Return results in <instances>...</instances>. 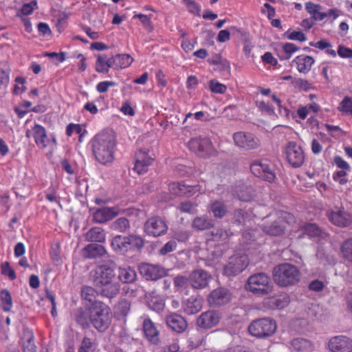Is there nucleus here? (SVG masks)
<instances>
[{
  "label": "nucleus",
  "mask_w": 352,
  "mask_h": 352,
  "mask_svg": "<svg viewBox=\"0 0 352 352\" xmlns=\"http://www.w3.org/2000/svg\"><path fill=\"white\" fill-rule=\"evenodd\" d=\"M153 158L150 157L145 151H139L136 154L134 169L142 174L147 171L148 167L152 164Z\"/></svg>",
  "instance_id": "5701e85b"
},
{
  "label": "nucleus",
  "mask_w": 352,
  "mask_h": 352,
  "mask_svg": "<svg viewBox=\"0 0 352 352\" xmlns=\"http://www.w3.org/2000/svg\"><path fill=\"white\" fill-rule=\"evenodd\" d=\"M236 192L238 199L242 201H250L254 196L252 188L249 186H242L239 190H237Z\"/></svg>",
  "instance_id": "ea45409f"
},
{
  "label": "nucleus",
  "mask_w": 352,
  "mask_h": 352,
  "mask_svg": "<svg viewBox=\"0 0 352 352\" xmlns=\"http://www.w3.org/2000/svg\"><path fill=\"white\" fill-rule=\"evenodd\" d=\"M120 214V209L117 207H105L97 210L93 213V219L96 223H103Z\"/></svg>",
  "instance_id": "6ab92c4d"
},
{
  "label": "nucleus",
  "mask_w": 352,
  "mask_h": 352,
  "mask_svg": "<svg viewBox=\"0 0 352 352\" xmlns=\"http://www.w3.org/2000/svg\"><path fill=\"white\" fill-rule=\"evenodd\" d=\"M201 302L194 296H190L183 302L184 311L188 315L195 314L201 309Z\"/></svg>",
  "instance_id": "c85d7f7f"
},
{
  "label": "nucleus",
  "mask_w": 352,
  "mask_h": 352,
  "mask_svg": "<svg viewBox=\"0 0 352 352\" xmlns=\"http://www.w3.org/2000/svg\"><path fill=\"white\" fill-rule=\"evenodd\" d=\"M142 328L147 340L153 344H157L159 340V331L153 322L149 318H145L142 323Z\"/></svg>",
  "instance_id": "a878e982"
},
{
  "label": "nucleus",
  "mask_w": 352,
  "mask_h": 352,
  "mask_svg": "<svg viewBox=\"0 0 352 352\" xmlns=\"http://www.w3.org/2000/svg\"><path fill=\"white\" fill-rule=\"evenodd\" d=\"M209 87L210 91L215 94H224L227 89L225 85L220 83L216 80H210Z\"/></svg>",
  "instance_id": "864d4df0"
},
{
  "label": "nucleus",
  "mask_w": 352,
  "mask_h": 352,
  "mask_svg": "<svg viewBox=\"0 0 352 352\" xmlns=\"http://www.w3.org/2000/svg\"><path fill=\"white\" fill-rule=\"evenodd\" d=\"M2 302V309L5 311H9L12 307V300L10 292L8 290H3L0 294Z\"/></svg>",
  "instance_id": "de8ad7c7"
},
{
  "label": "nucleus",
  "mask_w": 352,
  "mask_h": 352,
  "mask_svg": "<svg viewBox=\"0 0 352 352\" xmlns=\"http://www.w3.org/2000/svg\"><path fill=\"white\" fill-rule=\"evenodd\" d=\"M287 162L294 168L301 166L305 161V154L300 146L294 142H289L285 148Z\"/></svg>",
  "instance_id": "6e6552de"
},
{
  "label": "nucleus",
  "mask_w": 352,
  "mask_h": 352,
  "mask_svg": "<svg viewBox=\"0 0 352 352\" xmlns=\"http://www.w3.org/2000/svg\"><path fill=\"white\" fill-rule=\"evenodd\" d=\"M278 219L271 223H266L263 225V230L267 234L278 236L282 234L285 230V223L293 219V217L286 212H282Z\"/></svg>",
  "instance_id": "9d476101"
},
{
  "label": "nucleus",
  "mask_w": 352,
  "mask_h": 352,
  "mask_svg": "<svg viewBox=\"0 0 352 352\" xmlns=\"http://www.w3.org/2000/svg\"><path fill=\"white\" fill-rule=\"evenodd\" d=\"M320 232V230L315 224L309 223L305 226V233L309 237L318 236Z\"/></svg>",
  "instance_id": "4d7b16f0"
},
{
  "label": "nucleus",
  "mask_w": 352,
  "mask_h": 352,
  "mask_svg": "<svg viewBox=\"0 0 352 352\" xmlns=\"http://www.w3.org/2000/svg\"><path fill=\"white\" fill-rule=\"evenodd\" d=\"M131 309V303L127 300H122L118 305V310L122 316H126Z\"/></svg>",
  "instance_id": "338daca9"
},
{
  "label": "nucleus",
  "mask_w": 352,
  "mask_h": 352,
  "mask_svg": "<svg viewBox=\"0 0 352 352\" xmlns=\"http://www.w3.org/2000/svg\"><path fill=\"white\" fill-rule=\"evenodd\" d=\"M246 289L256 295H267L273 290V283L265 273L260 272L250 276L246 284Z\"/></svg>",
  "instance_id": "39448f33"
},
{
  "label": "nucleus",
  "mask_w": 352,
  "mask_h": 352,
  "mask_svg": "<svg viewBox=\"0 0 352 352\" xmlns=\"http://www.w3.org/2000/svg\"><path fill=\"white\" fill-rule=\"evenodd\" d=\"M116 85V83L113 81H102L100 82L96 85V90L99 93H105L108 91V89L111 87H114Z\"/></svg>",
  "instance_id": "052dcab7"
},
{
  "label": "nucleus",
  "mask_w": 352,
  "mask_h": 352,
  "mask_svg": "<svg viewBox=\"0 0 352 352\" xmlns=\"http://www.w3.org/2000/svg\"><path fill=\"white\" fill-rule=\"evenodd\" d=\"M167 325L177 333L184 332L187 328L186 320L180 315L172 314L166 318Z\"/></svg>",
  "instance_id": "b1692460"
},
{
  "label": "nucleus",
  "mask_w": 352,
  "mask_h": 352,
  "mask_svg": "<svg viewBox=\"0 0 352 352\" xmlns=\"http://www.w3.org/2000/svg\"><path fill=\"white\" fill-rule=\"evenodd\" d=\"M173 239L178 241H186L189 237L188 232L182 230H176L173 232Z\"/></svg>",
  "instance_id": "69168bd1"
},
{
  "label": "nucleus",
  "mask_w": 352,
  "mask_h": 352,
  "mask_svg": "<svg viewBox=\"0 0 352 352\" xmlns=\"http://www.w3.org/2000/svg\"><path fill=\"white\" fill-rule=\"evenodd\" d=\"M273 276L275 283L281 287L297 283L300 278L298 269L289 263H283L274 268Z\"/></svg>",
  "instance_id": "7ed1b4c3"
},
{
  "label": "nucleus",
  "mask_w": 352,
  "mask_h": 352,
  "mask_svg": "<svg viewBox=\"0 0 352 352\" xmlns=\"http://www.w3.org/2000/svg\"><path fill=\"white\" fill-rule=\"evenodd\" d=\"M105 248L97 243H91L85 246L82 250V255L85 258L91 259L104 255Z\"/></svg>",
  "instance_id": "bb28decb"
},
{
  "label": "nucleus",
  "mask_w": 352,
  "mask_h": 352,
  "mask_svg": "<svg viewBox=\"0 0 352 352\" xmlns=\"http://www.w3.org/2000/svg\"><path fill=\"white\" fill-rule=\"evenodd\" d=\"M233 140L237 146L245 150L255 149L260 145L259 140L250 133L242 131L234 133Z\"/></svg>",
  "instance_id": "f8f14e48"
},
{
  "label": "nucleus",
  "mask_w": 352,
  "mask_h": 352,
  "mask_svg": "<svg viewBox=\"0 0 352 352\" xmlns=\"http://www.w3.org/2000/svg\"><path fill=\"white\" fill-rule=\"evenodd\" d=\"M168 226L164 221L158 217L148 219L144 224V230L149 236L157 237L166 233Z\"/></svg>",
  "instance_id": "ddd939ff"
},
{
  "label": "nucleus",
  "mask_w": 352,
  "mask_h": 352,
  "mask_svg": "<svg viewBox=\"0 0 352 352\" xmlns=\"http://www.w3.org/2000/svg\"><path fill=\"white\" fill-rule=\"evenodd\" d=\"M256 106L260 111L268 115H272L274 113V108L268 102L264 100H257Z\"/></svg>",
  "instance_id": "13d9d810"
},
{
  "label": "nucleus",
  "mask_w": 352,
  "mask_h": 352,
  "mask_svg": "<svg viewBox=\"0 0 352 352\" xmlns=\"http://www.w3.org/2000/svg\"><path fill=\"white\" fill-rule=\"evenodd\" d=\"M213 226V221L205 216L197 217L192 223V227L197 230H204Z\"/></svg>",
  "instance_id": "f704fd0d"
},
{
  "label": "nucleus",
  "mask_w": 352,
  "mask_h": 352,
  "mask_svg": "<svg viewBox=\"0 0 352 352\" xmlns=\"http://www.w3.org/2000/svg\"><path fill=\"white\" fill-rule=\"evenodd\" d=\"M170 192L175 195H192L201 191L199 186H190L181 183H172L169 186Z\"/></svg>",
  "instance_id": "412c9836"
},
{
  "label": "nucleus",
  "mask_w": 352,
  "mask_h": 352,
  "mask_svg": "<svg viewBox=\"0 0 352 352\" xmlns=\"http://www.w3.org/2000/svg\"><path fill=\"white\" fill-rule=\"evenodd\" d=\"M329 219L335 225L341 227L347 226L350 221V215L343 210L336 209L328 213Z\"/></svg>",
  "instance_id": "393cba45"
},
{
  "label": "nucleus",
  "mask_w": 352,
  "mask_h": 352,
  "mask_svg": "<svg viewBox=\"0 0 352 352\" xmlns=\"http://www.w3.org/2000/svg\"><path fill=\"white\" fill-rule=\"evenodd\" d=\"M223 352H252L249 347L244 345H232Z\"/></svg>",
  "instance_id": "774afa93"
},
{
  "label": "nucleus",
  "mask_w": 352,
  "mask_h": 352,
  "mask_svg": "<svg viewBox=\"0 0 352 352\" xmlns=\"http://www.w3.org/2000/svg\"><path fill=\"white\" fill-rule=\"evenodd\" d=\"M111 67H114L112 57L109 58L105 54L98 56L96 65V69L98 72L107 73Z\"/></svg>",
  "instance_id": "7c9ffc66"
},
{
  "label": "nucleus",
  "mask_w": 352,
  "mask_h": 352,
  "mask_svg": "<svg viewBox=\"0 0 352 352\" xmlns=\"http://www.w3.org/2000/svg\"><path fill=\"white\" fill-rule=\"evenodd\" d=\"M10 69L4 63H0V89L6 87L10 81Z\"/></svg>",
  "instance_id": "79ce46f5"
},
{
  "label": "nucleus",
  "mask_w": 352,
  "mask_h": 352,
  "mask_svg": "<svg viewBox=\"0 0 352 352\" xmlns=\"http://www.w3.org/2000/svg\"><path fill=\"white\" fill-rule=\"evenodd\" d=\"M177 248V243L175 241L167 242L160 250L162 255H166L169 252L174 251Z\"/></svg>",
  "instance_id": "e2e57ef3"
},
{
  "label": "nucleus",
  "mask_w": 352,
  "mask_h": 352,
  "mask_svg": "<svg viewBox=\"0 0 352 352\" xmlns=\"http://www.w3.org/2000/svg\"><path fill=\"white\" fill-rule=\"evenodd\" d=\"M277 326L276 322L269 318L254 320L248 327L250 333L256 338H267L272 336Z\"/></svg>",
  "instance_id": "423d86ee"
},
{
  "label": "nucleus",
  "mask_w": 352,
  "mask_h": 352,
  "mask_svg": "<svg viewBox=\"0 0 352 352\" xmlns=\"http://www.w3.org/2000/svg\"><path fill=\"white\" fill-rule=\"evenodd\" d=\"M231 294L226 288H217L213 290L208 297V302L210 306L219 307L230 302Z\"/></svg>",
  "instance_id": "dca6fc26"
},
{
  "label": "nucleus",
  "mask_w": 352,
  "mask_h": 352,
  "mask_svg": "<svg viewBox=\"0 0 352 352\" xmlns=\"http://www.w3.org/2000/svg\"><path fill=\"white\" fill-rule=\"evenodd\" d=\"M210 210L214 216L217 218L223 217L228 212L226 206L223 201H214L210 205Z\"/></svg>",
  "instance_id": "4c0bfd02"
},
{
  "label": "nucleus",
  "mask_w": 352,
  "mask_h": 352,
  "mask_svg": "<svg viewBox=\"0 0 352 352\" xmlns=\"http://www.w3.org/2000/svg\"><path fill=\"white\" fill-rule=\"evenodd\" d=\"M147 302L150 309L157 312L163 310L164 307V300L158 296L151 295Z\"/></svg>",
  "instance_id": "a19ab883"
},
{
  "label": "nucleus",
  "mask_w": 352,
  "mask_h": 352,
  "mask_svg": "<svg viewBox=\"0 0 352 352\" xmlns=\"http://www.w3.org/2000/svg\"><path fill=\"white\" fill-rule=\"evenodd\" d=\"M139 270L146 280H155L166 275V270L159 265L142 263L139 267Z\"/></svg>",
  "instance_id": "4468645a"
},
{
  "label": "nucleus",
  "mask_w": 352,
  "mask_h": 352,
  "mask_svg": "<svg viewBox=\"0 0 352 352\" xmlns=\"http://www.w3.org/2000/svg\"><path fill=\"white\" fill-rule=\"evenodd\" d=\"M26 136L28 138L32 136L38 146L45 148L47 145L48 139L47 138L46 131L41 125L36 124L32 130L27 131Z\"/></svg>",
  "instance_id": "aec40b11"
},
{
  "label": "nucleus",
  "mask_w": 352,
  "mask_h": 352,
  "mask_svg": "<svg viewBox=\"0 0 352 352\" xmlns=\"http://www.w3.org/2000/svg\"><path fill=\"white\" fill-rule=\"evenodd\" d=\"M326 347L330 352H352V339L343 335L333 336Z\"/></svg>",
  "instance_id": "1a4fd4ad"
},
{
  "label": "nucleus",
  "mask_w": 352,
  "mask_h": 352,
  "mask_svg": "<svg viewBox=\"0 0 352 352\" xmlns=\"http://www.w3.org/2000/svg\"><path fill=\"white\" fill-rule=\"evenodd\" d=\"M179 344L177 339H168L161 349V352H178Z\"/></svg>",
  "instance_id": "49530a36"
},
{
  "label": "nucleus",
  "mask_w": 352,
  "mask_h": 352,
  "mask_svg": "<svg viewBox=\"0 0 352 352\" xmlns=\"http://www.w3.org/2000/svg\"><path fill=\"white\" fill-rule=\"evenodd\" d=\"M1 272L3 275L8 276L11 280L16 278L14 271L12 269L8 262H5L1 265Z\"/></svg>",
  "instance_id": "680f3d73"
},
{
  "label": "nucleus",
  "mask_w": 352,
  "mask_h": 352,
  "mask_svg": "<svg viewBox=\"0 0 352 352\" xmlns=\"http://www.w3.org/2000/svg\"><path fill=\"white\" fill-rule=\"evenodd\" d=\"M221 319L219 313L215 311H207L202 313L197 319V324L203 329H210L217 326Z\"/></svg>",
  "instance_id": "a211bd4d"
},
{
  "label": "nucleus",
  "mask_w": 352,
  "mask_h": 352,
  "mask_svg": "<svg viewBox=\"0 0 352 352\" xmlns=\"http://www.w3.org/2000/svg\"><path fill=\"white\" fill-rule=\"evenodd\" d=\"M112 62L113 63L114 68L122 69L129 66L133 62V58L129 54H118L112 56Z\"/></svg>",
  "instance_id": "e433bc0d"
},
{
  "label": "nucleus",
  "mask_w": 352,
  "mask_h": 352,
  "mask_svg": "<svg viewBox=\"0 0 352 352\" xmlns=\"http://www.w3.org/2000/svg\"><path fill=\"white\" fill-rule=\"evenodd\" d=\"M289 297L287 295L272 297L269 299V303L272 309H283L289 304Z\"/></svg>",
  "instance_id": "58836bf2"
},
{
  "label": "nucleus",
  "mask_w": 352,
  "mask_h": 352,
  "mask_svg": "<svg viewBox=\"0 0 352 352\" xmlns=\"http://www.w3.org/2000/svg\"><path fill=\"white\" fill-rule=\"evenodd\" d=\"M188 146L191 151L203 157L208 155L212 151L211 142L206 138H192L189 141Z\"/></svg>",
  "instance_id": "2eb2a0df"
},
{
  "label": "nucleus",
  "mask_w": 352,
  "mask_h": 352,
  "mask_svg": "<svg viewBox=\"0 0 352 352\" xmlns=\"http://www.w3.org/2000/svg\"><path fill=\"white\" fill-rule=\"evenodd\" d=\"M300 47L296 46L295 44L292 43H286L283 45V50L284 54L282 56V59L288 60L292 56L298 52Z\"/></svg>",
  "instance_id": "09e8293b"
},
{
  "label": "nucleus",
  "mask_w": 352,
  "mask_h": 352,
  "mask_svg": "<svg viewBox=\"0 0 352 352\" xmlns=\"http://www.w3.org/2000/svg\"><path fill=\"white\" fill-rule=\"evenodd\" d=\"M137 274L131 267H120L118 269V278L124 283H132L135 280Z\"/></svg>",
  "instance_id": "c756f323"
},
{
  "label": "nucleus",
  "mask_w": 352,
  "mask_h": 352,
  "mask_svg": "<svg viewBox=\"0 0 352 352\" xmlns=\"http://www.w3.org/2000/svg\"><path fill=\"white\" fill-rule=\"evenodd\" d=\"M341 253L344 259L352 263V239H349L342 243Z\"/></svg>",
  "instance_id": "37998d69"
},
{
  "label": "nucleus",
  "mask_w": 352,
  "mask_h": 352,
  "mask_svg": "<svg viewBox=\"0 0 352 352\" xmlns=\"http://www.w3.org/2000/svg\"><path fill=\"white\" fill-rule=\"evenodd\" d=\"M305 9L315 21H322L325 19L324 12H321V6L312 2L305 3Z\"/></svg>",
  "instance_id": "c9c22d12"
},
{
  "label": "nucleus",
  "mask_w": 352,
  "mask_h": 352,
  "mask_svg": "<svg viewBox=\"0 0 352 352\" xmlns=\"http://www.w3.org/2000/svg\"><path fill=\"white\" fill-rule=\"evenodd\" d=\"M128 239L130 249L131 248H136L140 249L142 248L144 245V240L139 236L130 235L128 236Z\"/></svg>",
  "instance_id": "6e6d98bb"
},
{
  "label": "nucleus",
  "mask_w": 352,
  "mask_h": 352,
  "mask_svg": "<svg viewBox=\"0 0 352 352\" xmlns=\"http://www.w3.org/2000/svg\"><path fill=\"white\" fill-rule=\"evenodd\" d=\"M91 145L93 154L99 163L108 165L113 162L116 138L112 131H103L96 135Z\"/></svg>",
  "instance_id": "f03ea898"
},
{
  "label": "nucleus",
  "mask_w": 352,
  "mask_h": 352,
  "mask_svg": "<svg viewBox=\"0 0 352 352\" xmlns=\"http://www.w3.org/2000/svg\"><path fill=\"white\" fill-rule=\"evenodd\" d=\"M315 60L312 56L301 54L296 56L292 63L296 65L297 70L302 74H307L311 69Z\"/></svg>",
  "instance_id": "4be33fe9"
},
{
  "label": "nucleus",
  "mask_w": 352,
  "mask_h": 352,
  "mask_svg": "<svg viewBox=\"0 0 352 352\" xmlns=\"http://www.w3.org/2000/svg\"><path fill=\"white\" fill-rule=\"evenodd\" d=\"M85 239L88 241L102 243L105 241V233L102 228L95 227L85 234Z\"/></svg>",
  "instance_id": "72a5a7b5"
},
{
  "label": "nucleus",
  "mask_w": 352,
  "mask_h": 352,
  "mask_svg": "<svg viewBox=\"0 0 352 352\" xmlns=\"http://www.w3.org/2000/svg\"><path fill=\"white\" fill-rule=\"evenodd\" d=\"M338 110L344 114L352 117V98L346 96L340 103Z\"/></svg>",
  "instance_id": "c03bdc74"
},
{
  "label": "nucleus",
  "mask_w": 352,
  "mask_h": 352,
  "mask_svg": "<svg viewBox=\"0 0 352 352\" xmlns=\"http://www.w3.org/2000/svg\"><path fill=\"white\" fill-rule=\"evenodd\" d=\"M89 319L96 329L104 331L111 323L109 307L100 301L94 302L89 308Z\"/></svg>",
  "instance_id": "20e7f679"
},
{
  "label": "nucleus",
  "mask_w": 352,
  "mask_h": 352,
  "mask_svg": "<svg viewBox=\"0 0 352 352\" xmlns=\"http://www.w3.org/2000/svg\"><path fill=\"white\" fill-rule=\"evenodd\" d=\"M98 293L96 287L90 286H84L82 288L81 296L82 298L89 302H93L96 297V293Z\"/></svg>",
  "instance_id": "8fccbe9b"
},
{
  "label": "nucleus",
  "mask_w": 352,
  "mask_h": 352,
  "mask_svg": "<svg viewBox=\"0 0 352 352\" xmlns=\"http://www.w3.org/2000/svg\"><path fill=\"white\" fill-rule=\"evenodd\" d=\"M182 3L190 12L195 15H200L201 6L194 0H182Z\"/></svg>",
  "instance_id": "603ef678"
},
{
  "label": "nucleus",
  "mask_w": 352,
  "mask_h": 352,
  "mask_svg": "<svg viewBox=\"0 0 352 352\" xmlns=\"http://www.w3.org/2000/svg\"><path fill=\"white\" fill-rule=\"evenodd\" d=\"M252 173L256 177L269 182H274L276 175L266 160H256L250 166Z\"/></svg>",
  "instance_id": "9b49d317"
},
{
  "label": "nucleus",
  "mask_w": 352,
  "mask_h": 352,
  "mask_svg": "<svg viewBox=\"0 0 352 352\" xmlns=\"http://www.w3.org/2000/svg\"><path fill=\"white\" fill-rule=\"evenodd\" d=\"M78 352H94V342L90 338H83Z\"/></svg>",
  "instance_id": "bf43d9fd"
},
{
  "label": "nucleus",
  "mask_w": 352,
  "mask_h": 352,
  "mask_svg": "<svg viewBox=\"0 0 352 352\" xmlns=\"http://www.w3.org/2000/svg\"><path fill=\"white\" fill-rule=\"evenodd\" d=\"M291 349L296 352H312L314 349V346L308 340L295 338L291 342Z\"/></svg>",
  "instance_id": "cd10ccee"
},
{
  "label": "nucleus",
  "mask_w": 352,
  "mask_h": 352,
  "mask_svg": "<svg viewBox=\"0 0 352 352\" xmlns=\"http://www.w3.org/2000/svg\"><path fill=\"white\" fill-rule=\"evenodd\" d=\"M114 270L109 264L96 266L89 274V279L98 294L107 298H115L120 292V284L115 280Z\"/></svg>",
  "instance_id": "f257e3e1"
},
{
  "label": "nucleus",
  "mask_w": 352,
  "mask_h": 352,
  "mask_svg": "<svg viewBox=\"0 0 352 352\" xmlns=\"http://www.w3.org/2000/svg\"><path fill=\"white\" fill-rule=\"evenodd\" d=\"M76 321L82 327H88L89 322H91L89 319V310L87 312H79L76 316Z\"/></svg>",
  "instance_id": "5fc2aeb1"
},
{
  "label": "nucleus",
  "mask_w": 352,
  "mask_h": 352,
  "mask_svg": "<svg viewBox=\"0 0 352 352\" xmlns=\"http://www.w3.org/2000/svg\"><path fill=\"white\" fill-rule=\"evenodd\" d=\"M111 228L120 232H124L129 228V222L126 218H119L111 223Z\"/></svg>",
  "instance_id": "a18cd8bd"
},
{
  "label": "nucleus",
  "mask_w": 352,
  "mask_h": 352,
  "mask_svg": "<svg viewBox=\"0 0 352 352\" xmlns=\"http://www.w3.org/2000/svg\"><path fill=\"white\" fill-rule=\"evenodd\" d=\"M248 263L246 254H236L230 257L228 263L224 267V273L227 276H236L246 268Z\"/></svg>",
  "instance_id": "0eeeda50"
},
{
  "label": "nucleus",
  "mask_w": 352,
  "mask_h": 352,
  "mask_svg": "<svg viewBox=\"0 0 352 352\" xmlns=\"http://www.w3.org/2000/svg\"><path fill=\"white\" fill-rule=\"evenodd\" d=\"M23 352H36V346L34 342V334L32 331L25 329L22 338Z\"/></svg>",
  "instance_id": "473e14b6"
},
{
  "label": "nucleus",
  "mask_w": 352,
  "mask_h": 352,
  "mask_svg": "<svg viewBox=\"0 0 352 352\" xmlns=\"http://www.w3.org/2000/svg\"><path fill=\"white\" fill-rule=\"evenodd\" d=\"M212 239L217 242H223L228 237V234L227 231L223 228H216L211 232Z\"/></svg>",
  "instance_id": "3c124183"
},
{
  "label": "nucleus",
  "mask_w": 352,
  "mask_h": 352,
  "mask_svg": "<svg viewBox=\"0 0 352 352\" xmlns=\"http://www.w3.org/2000/svg\"><path fill=\"white\" fill-rule=\"evenodd\" d=\"M111 245L115 251L120 252H125L130 249L128 236L120 235L113 238Z\"/></svg>",
  "instance_id": "2f4dec72"
},
{
  "label": "nucleus",
  "mask_w": 352,
  "mask_h": 352,
  "mask_svg": "<svg viewBox=\"0 0 352 352\" xmlns=\"http://www.w3.org/2000/svg\"><path fill=\"white\" fill-rule=\"evenodd\" d=\"M210 280V274L201 269L192 271L189 276L190 284L195 289L205 288Z\"/></svg>",
  "instance_id": "f3484780"
},
{
  "label": "nucleus",
  "mask_w": 352,
  "mask_h": 352,
  "mask_svg": "<svg viewBox=\"0 0 352 352\" xmlns=\"http://www.w3.org/2000/svg\"><path fill=\"white\" fill-rule=\"evenodd\" d=\"M179 208L183 212L192 213L195 212L196 205L189 201H184L180 204Z\"/></svg>",
  "instance_id": "0e129e2a"
}]
</instances>
